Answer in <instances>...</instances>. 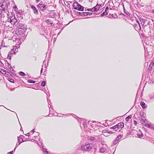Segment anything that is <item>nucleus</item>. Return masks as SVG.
<instances>
[{"label":"nucleus","mask_w":154,"mask_h":154,"mask_svg":"<svg viewBox=\"0 0 154 154\" xmlns=\"http://www.w3.org/2000/svg\"><path fill=\"white\" fill-rule=\"evenodd\" d=\"M9 4H6V2H4L3 3H0V18L4 17L5 15L7 14L5 10L10 7Z\"/></svg>","instance_id":"nucleus-1"},{"label":"nucleus","mask_w":154,"mask_h":154,"mask_svg":"<svg viewBox=\"0 0 154 154\" xmlns=\"http://www.w3.org/2000/svg\"><path fill=\"white\" fill-rule=\"evenodd\" d=\"M8 19L7 20V22L10 23L12 25H15L17 26V24L16 23L17 21V20L16 18L14 15L11 12L7 14Z\"/></svg>","instance_id":"nucleus-2"},{"label":"nucleus","mask_w":154,"mask_h":154,"mask_svg":"<svg viewBox=\"0 0 154 154\" xmlns=\"http://www.w3.org/2000/svg\"><path fill=\"white\" fill-rule=\"evenodd\" d=\"M20 23H19V26L18 27L19 29L18 30V31H17V34L18 35L19 34L22 35H23L24 32L26 31V29L25 26H24L23 25L21 24V26H20Z\"/></svg>","instance_id":"nucleus-3"},{"label":"nucleus","mask_w":154,"mask_h":154,"mask_svg":"<svg viewBox=\"0 0 154 154\" xmlns=\"http://www.w3.org/2000/svg\"><path fill=\"white\" fill-rule=\"evenodd\" d=\"M18 46H14L13 47V48L11 49L10 53H8V58L9 59H11V55L13 54H15L18 51Z\"/></svg>","instance_id":"nucleus-4"},{"label":"nucleus","mask_w":154,"mask_h":154,"mask_svg":"<svg viewBox=\"0 0 154 154\" xmlns=\"http://www.w3.org/2000/svg\"><path fill=\"white\" fill-rule=\"evenodd\" d=\"M73 8L76 10L79 11H83L84 8L82 6L79 4L77 2H74L73 5Z\"/></svg>","instance_id":"nucleus-5"},{"label":"nucleus","mask_w":154,"mask_h":154,"mask_svg":"<svg viewBox=\"0 0 154 154\" xmlns=\"http://www.w3.org/2000/svg\"><path fill=\"white\" fill-rule=\"evenodd\" d=\"M37 7L42 11H44L47 8V6L43 4L39 3L37 5Z\"/></svg>","instance_id":"nucleus-6"},{"label":"nucleus","mask_w":154,"mask_h":154,"mask_svg":"<svg viewBox=\"0 0 154 154\" xmlns=\"http://www.w3.org/2000/svg\"><path fill=\"white\" fill-rule=\"evenodd\" d=\"M22 38L21 37H20L19 36L18 37H17L15 41V42L17 43V44H16V46H18V48H19L20 47V45H21L22 43L21 41Z\"/></svg>","instance_id":"nucleus-7"},{"label":"nucleus","mask_w":154,"mask_h":154,"mask_svg":"<svg viewBox=\"0 0 154 154\" xmlns=\"http://www.w3.org/2000/svg\"><path fill=\"white\" fill-rule=\"evenodd\" d=\"M91 148V146H90V144H89L82 146H81V147L82 149L86 151L89 150Z\"/></svg>","instance_id":"nucleus-8"},{"label":"nucleus","mask_w":154,"mask_h":154,"mask_svg":"<svg viewBox=\"0 0 154 154\" xmlns=\"http://www.w3.org/2000/svg\"><path fill=\"white\" fill-rule=\"evenodd\" d=\"M124 124L123 122H121L119 123L118 124L116 125V128H117L116 129L115 131H117L119 128H122L124 127Z\"/></svg>","instance_id":"nucleus-9"},{"label":"nucleus","mask_w":154,"mask_h":154,"mask_svg":"<svg viewBox=\"0 0 154 154\" xmlns=\"http://www.w3.org/2000/svg\"><path fill=\"white\" fill-rule=\"evenodd\" d=\"M100 5H97L96 6L92 8L93 12H97L99 9Z\"/></svg>","instance_id":"nucleus-10"},{"label":"nucleus","mask_w":154,"mask_h":154,"mask_svg":"<svg viewBox=\"0 0 154 154\" xmlns=\"http://www.w3.org/2000/svg\"><path fill=\"white\" fill-rule=\"evenodd\" d=\"M122 137V135H119L116 138L115 140L113 142V143L114 144H116L117 143H118L117 142L118 141L119 139L121 138Z\"/></svg>","instance_id":"nucleus-11"},{"label":"nucleus","mask_w":154,"mask_h":154,"mask_svg":"<svg viewBox=\"0 0 154 154\" xmlns=\"http://www.w3.org/2000/svg\"><path fill=\"white\" fill-rule=\"evenodd\" d=\"M31 8L33 10V11L34 12V13L35 14H38V12L37 9H36L35 7L33 5H32L31 6Z\"/></svg>","instance_id":"nucleus-12"},{"label":"nucleus","mask_w":154,"mask_h":154,"mask_svg":"<svg viewBox=\"0 0 154 154\" xmlns=\"http://www.w3.org/2000/svg\"><path fill=\"white\" fill-rule=\"evenodd\" d=\"M136 134L137 137L139 138H141L143 137V134L140 130L139 131V132H137Z\"/></svg>","instance_id":"nucleus-13"},{"label":"nucleus","mask_w":154,"mask_h":154,"mask_svg":"<svg viewBox=\"0 0 154 154\" xmlns=\"http://www.w3.org/2000/svg\"><path fill=\"white\" fill-rule=\"evenodd\" d=\"M109 9V8L108 6L106 7V9L105 10V12H104L101 14V16L103 17L105 15H107L108 14V9Z\"/></svg>","instance_id":"nucleus-14"},{"label":"nucleus","mask_w":154,"mask_h":154,"mask_svg":"<svg viewBox=\"0 0 154 154\" xmlns=\"http://www.w3.org/2000/svg\"><path fill=\"white\" fill-rule=\"evenodd\" d=\"M23 136V135L20 136L19 137H18V140L19 143V145H20L21 143L23 142V140L22 138V137Z\"/></svg>","instance_id":"nucleus-15"},{"label":"nucleus","mask_w":154,"mask_h":154,"mask_svg":"<svg viewBox=\"0 0 154 154\" xmlns=\"http://www.w3.org/2000/svg\"><path fill=\"white\" fill-rule=\"evenodd\" d=\"M45 22L47 23H48V26H51L53 23V22L49 19L46 20Z\"/></svg>","instance_id":"nucleus-16"},{"label":"nucleus","mask_w":154,"mask_h":154,"mask_svg":"<svg viewBox=\"0 0 154 154\" xmlns=\"http://www.w3.org/2000/svg\"><path fill=\"white\" fill-rule=\"evenodd\" d=\"M138 25H136V26H135V29L137 30H140L141 29L139 23H138Z\"/></svg>","instance_id":"nucleus-17"},{"label":"nucleus","mask_w":154,"mask_h":154,"mask_svg":"<svg viewBox=\"0 0 154 154\" xmlns=\"http://www.w3.org/2000/svg\"><path fill=\"white\" fill-rule=\"evenodd\" d=\"M140 23L143 26L145 24V21L143 19H141L140 20Z\"/></svg>","instance_id":"nucleus-18"},{"label":"nucleus","mask_w":154,"mask_h":154,"mask_svg":"<svg viewBox=\"0 0 154 154\" xmlns=\"http://www.w3.org/2000/svg\"><path fill=\"white\" fill-rule=\"evenodd\" d=\"M140 105L143 108H145L146 107L145 103L144 102H141L140 103Z\"/></svg>","instance_id":"nucleus-19"},{"label":"nucleus","mask_w":154,"mask_h":154,"mask_svg":"<svg viewBox=\"0 0 154 154\" xmlns=\"http://www.w3.org/2000/svg\"><path fill=\"white\" fill-rule=\"evenodd\" d=\"M43 151L44 154H49V152L46 149L43 148Z\"/></svg>","instance_id":"nucleus-20"},{"label":"nucleus","mask_w":154,"mask_h":154,"mask_svg":"<svg viewBox=\"0 0 154 154\" xmlns=\"http://www.w3.org/2000/svg\"><path fill=\"white\" fill-rule=\"evenodd\" d=\"M100 150L101 152L104 153L105 152V149L103 147L100 148Z\"/></svg>","instance_id":"nucleus-21"},{"label":"nucleus","mask_w":154,"mask_h":154,"mask_svg":"<svg viewBox=\"0 0 154 154\" xmlns=\"http://www.w3.org/2000/svg\"><path fill=\"white\" fill-rule=\"evenodd\" d=\"M19 75L22 76H24L26 75L25 74L22 72H20L19 73Z\"/></svg>","instance_id":"nucleus-22"},{"label":"nucleus","mask_w":154,"mask_h":154,"mask_svg":"<svg viewBox=\"0 0 154 154\" xmlns=\"http://www.w3.org/2000/svg\"><path fill=\"white\" fill-rule=\"evenodd\" d=\"M28 82L29 83H35V81L30 79L28 80Z\"/></svg>","instance_id":"nucleus-23"},{"label":"nucleus","mask_w":154,"mask_h":154,"mask_svg":"<svg viewBox=\"0 0 154 154\" xmlns=\"http://www.w3.org/2000/svg\"><path fill=\"white\" fill-rule=\"evenodd\" d=\"M86 16H87L86 12H82V14H81V16L84 17Z\"/></svg>","instance_id":"nucleus-24"},{"label":"nucleus","mask_w":154,"mask_h":154,"mask_svg":"<svg viewBox=\"0 0 154 154\" xmlns=\"http://www.w3.org/2000/svg\"><path fill=\"white\" fill-rule=\"evenodd\" d=\"M131 115H129V116H128L127 117H126V118H125V120L127 121H128V119H131Z\"/></svg>","instance_id":"nucleus-25"},{"label":"nucleus","mask_w":154,"mask_h":154,"mask_svg":"<svg viewBox=\"0 0 154 154\" xmlns=\"http://www.w3.org/2000/svg\"><path fill=\"white\" fill-rule=\"evenodd\" d=\"M41 85L43 87L45 86V82L44 81L42 82L41 83Z\"/></svg>","instance_id":"nucleus-26"},{"label":"nucleus","mask_w":154,"mask_h":154,"mask_svg":"<svg viewBox=\"0 0 154 154\" xmlns=\"http://www.w3.org/2000/svg\"><path fill=\"white\" fill-rule=\"evenodd\" d=\"M85 11H88L93 12V8H92L87 9V10H85Z\"/></svg>","instance_id":"nucleus-27"},{"label":"nucleus","mask_w":154,"mask_h":154,"mask_svg":"<svg viewBox=\"0 0 154 154\" xmlns=\"http://www.w3.org/2000/svg\"><path fill=\"white\" fill-rule=\"evenodd\" d=\"M107 132L108 133H110V134H112V133H115V132L114 131V132L111 131H109V130H107Z\"/></svg>","instance_id":"nucleus-28"},{"label":"nucleus","mask_w":154,"mask_h":154,"mask_svg":"<svg viewBox=\"0 0 154 154\" xmlns=\"http://www.w3.org/2000/svg\"><path fill=\"white\" fill-rule=\"evenodd\" d=\"M86 12V15H91L92 14V13L89 12Z\"/></svg>","instance_id":"nucleus-29"},{"label":"nucleus","mask_w":154,"mask_h":154,"mask_svg":"<svg viewBox=\"0 0 154 154\" xmlns=\"http://www.w3.org/2000/svg\"><path fill=\"white\" fill-rule=\"evenodd\" d=\"M14 10L16 11H17L18 10V9L17 8V6L16 5H15L14 7Z\"/></svg>","instance_id":"nucleus-30"},{"label":"nucleus","mask_w":154,"mask_h":154,"mask_svg":"<svg viewBox=\"0 0 154 154\" xmlns=\"http://www.w3.org/2000/svg\"><path fill=\"white\" fill-rule=\"evenodd\" d=\"M116 128H116V125L114 126L113 127H111L110 128V129H115Z\"/></svg>","instance_id":"nucleus-31"},{"label":"nucleus","mask_w":154,"mask_h":154,"mask_svg":"<svg viewBox=\"0 0 154 154\" xmlns=\"http://www.w3.org/2000/svg\"><path fill=\"white\" fill-rule=\"evenodd\" d=\"M34 131L33 129L32 131H31V132H29V133H30V134L32 135L33 134V133H34Z\"/></svg>","instance_id":"nucleus-32"},{"label":"nucleus","mask_w":154,"mask_h":154,"mask_svg":"<svg viewBox=\"0 0 154 154\" xmlns=\"http://www.w3.org/2000/svg\"><path fill=\"white\" fill-rule=\"evenodd\" d=\"M81 14H82V12H78L77 13V15L78 16H81Z\"/></svg>","instance_id":"nucleus-33"},{"label":"nucleus","mask_w":154,"mask_h":154,"mask_svg":"<svg viewBox=\"0 0 154 154\" xmlns=\"http://www.w3.org/2000/svg\"><path fill=\"white\" fill-rule=\"evenodd\" d=\"M11 82H14V80L11 78L10 79V80H9Z\"/></svg>","instance_id":"nucleus-34"},{"label":"nucleus","mask_w":154,"mask_h":154,"mask_svg":"<svg viewBox=\"0 0 154 154\" xmlns=\"http://www.w3.org/2000/svg\"><path fill=\"white\" fill-rule=\"evenodd\" d=\"M154 65V63H151L150 64L149 66H152Z\"/></svg>","instance_id":"nucleus-35"},{"label":"nucleus","mask_w":154,"mask_h":154,"mask_svg":"<svg viewBox=\"0 0 154 154\" xmlns=\"http://www.w3.org/2000/svg\"><path fill=\"white\" fill-rule=\"evenodd\" d=\"M78 119V121H79H79H82V119H80V118H78V119Z\"/></svg>","instance_id":"nucleus-36"},{"label":"nucleus","mask_w":154,"mask_h":154,"mask_svg":"<svg viewBox=\"0 0 154 154\" xmlns=\"http://www.w3.org/2000/svg\"><path fill=\"white\" fill-rule=\"evenodd\" d=\"M90 139L91 140H94V138L93 137H91L90 138Z\"/></svg>","instance_id":"nucleus-37"},{"label":"nucleus","mask_w":154,"mask_h":154,"mask_svg":"<svg viewBox=\"0 0 154 154\" xmlns=\"http://www.w3.org/2000/svg\"><path fill=\"white\" fill-rule=\"evenodd\" d=\"M30 134V133H27V134H26V136H29Z\"/></svg>","instance_id":"nucleus-38"},{"label":"nucleus","mask_w":154,"mask_h":154,"mask_svg":"<svg viewBox=\"0 0 154 154\" xmlns=\"http://www.w3.org/2000/svg\"><path fill=\"white\" fill-rule=\"evenodd\" d=\"M40 0H36L35 2L37 3H38L39 2H40Z\"/></svg>","instance_id":"nucleus-39"},{"label":"nucleus","mask_w":154,"mask_h":154,"mask_svg":"<svg viewBox=\"0 0 154 154\" xmlns=\"http://www.w3.org/2000/svg\"><path fill=\"white\" fill-rule=\"evenodd\" d=\"M13 151H11V152H10V154H13Z\"/></svg>","instance_id":"nucleus-40"},{"label":"nucleus","mask_w":154,"mask_h":154,"mask_svg":"<svg viewBox=\"0 0 154 154\" xmlns=\"http://www.w3.org/2000/svg\"><path fill=\"white\" fill-rule=\"evenodd\" d=\"M146 126H147V127H150V126L149 125V124H147V125H146Z\"/></svg>","instance_id":"nucleus-41"},{"label":"nucleus","mask_w":154,"mask_h":154,"mask_svg":"<svg viewBox=\"0 0 154 154\" xmlns=\"http://www.w3.org/2000/svg\"><path fill=\"white\" fill-rule=\"evenodd\" d=\"M43 71V68H42L41 71V73Z\"/></svg>","instance_id":"nucleus-42"},{"label":"nucleus","mask_w":154,"mask_h":154,"mask_svg":"<svg viewBox=\"0 0 154 154\" xmlns=\"http://www.w3.org/2000/svg\"><path fill=\"white\" fill-rule=\"evenodd\" d=\"M109 8V9H108V10H109V9L110 10H112V8H111L110 7H108Z\"/></svg>","instance_id":"nucleus-43"},{"label":"nucleus","mask_w":154,"mask_h":154,"mask_svg":"<svg viewBox=\"0 0 154 154\" xmlns=\"http://www.w3.org/2000/svg\"><path fill=\"white\" fill-rule=\"evenodd\" d=\"M56 40V38H54V42Z\"/></svg>","instance_id":"nucleus-44"},{"label":"nucleus","mask_w":154,"mask_h":154,"mask_svg":"<svg viewBox=\"0 0 154 154\" xmlns=\"http://www.w3.org/2000/svg\"><path fill=\"white\" fill-rule=\"evenodd\" d=\"M4 106L3 105H1V106Z\"/></svg>","instance_id":"nucleus-45"},{"label":"nucleus","mask_w":154,"mask_h":154,"mask_svg":"<svg viewBox=\"0 0 154 154\" xmlns=\"http://www.w3.org/2000/svg\"><path fill=\"white\" fill-rule=\"evenodd\" d=\"M142 122H143V120L142 119Z\"/></svg>","instance_id":"nucleus-46"},{"label":"nucleus","mask_w":154,"mask_h":154,"mask_svg":"<svg viewBox=\"0 0 154 154\" xmlns=\"http://www.w3.org/2000/svg\"><path fill=\"white\" fill-rule=\"evenodd\" d=\"M15 149H16V148H15L14 149V151H15Z\"/></svg>","instance_id":"nucleus-47"},{"label":"nucleus","mask_w":154,"mask_h":154,"mask_svg":"<svg viewBox=\"0 0 154 154\" xmlns=\"http://www.w3.org/2000/svg\"><path fill=\"white\" fill-rule=\"evenodd\" d=\"M59 33L58 34V35H59Z\"/></svg>","instance_id":"nucleus-48"},{"label":"nucleus","mask_w":154,"mask_h":154,"mask_svg":"<svg viewBox=\"0 0 154 154\" xmlns=\"http://www.w3.org/2000/svg\"><path fill=\"white\" fill-rule=\"evenodd\" d=\"M117 1H119V0H117Z\"/></svg>","instance_id":"nucleus-49"}]
</instances>
